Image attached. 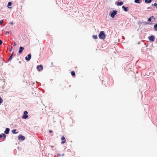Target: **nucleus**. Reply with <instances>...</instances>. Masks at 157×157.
I'll return each instance as SVG.
<instances>
[{
  "mask_svg": "<svg viewBox=\"0 0 157 157\" xmlns=\"http://www.w3.org/2000/svg\"><path fill=\"white\" fill-rule=\"evenodd\" d=\"M24 49V48L22 47H20L19 48V50L18 52L19 54H21L22 53L23 50Z\"/></svg>",
  "mask_w": 157,
  "mask_h": 157,
  "instance_id": "9",
  "label": "nucleus"
},
{
  "mask_svg": "<svg viewBox=\"0 0 157 157\" xmlns=\"http://www.w3.org/2000/svg\"><path fill=\"white\" fill-rule=\"evenodd\" d=\"M152 0H145V2L146 3H149L151 2Z\"/></svg>",
  "mask_w": 157,
  "mask_h": 157,
  "instance_id": "14",
  "label": "nucleus"
},
{
  "mask_svg": "<svg viewBox=\"0 0 157 157\" xmlns=\"http://www.w3.org/2000/svg\"><path fill=\"white\" fill-rule=\"evenodd\" d=\"M140 0H135L134 2H135L136 3H140V2H139Z\"/></svg>",
  "mask_w": 157,
  "mask_h": 157,
  "instance_id": "18",
  "label": "nucleus"
},
{
  "mask_svg": "<svg viewBox=\"0 0 157 157\" xmlns=\"http://www.w3.org/2000/svg\"><path fill=\"white\" fill-rule=\"evenodd\" d=\"M71 74L72 76L75 75V73L74 71H73L71 72Z\"/></svg>",
  "mask_w": 157,
  "mask_h": 157,
  "instance_id": "19",
  "label": "nucleus"
},
{
  "mask_svg": "<svg viewBox=\"0 0 157 157\" xmlns=\"http://www.w3.org/2000/svg\"><path fill=\"white\" fill-rule=\"evenodd\" d=\"M2 40H0V45L2 44Z\"/></svg>",
  "mask_w": 157,
  "mask_h": 157,
  "instance_id": "26",
  "label": "nucleus"
},
{
  "mask_svg": "<svg viewBox=\"0 0 157 157\" xmlns=\"http://www.w3.org/2000/svg\"><path fill=\"white\" fill-rule=\"evenodd\" d=\"M149 39L150 40L152 41H154L155 40V37L154 36L151 35L149 36Z\"/></svg>",
  "mask_w": 157,
  "mask_h": 157,
  "instance_id": "7",
  "label": "nucleus"
},
{
  "mask_svg": "<svg viewBox=\"0 0 157 157\" xmlns=\"http://www.w3.org/2000/svg\"><path fill=\"white\" fill-rule=\"evenodd\" d=\"M153 17H154V16H152L151 17V18H153Z\"/></svg>",
  "mask_w": 157,
  "mask_h": 157,
  "instance_id": "34",
  "label": "nucleus"
},
{
  "mask_svg": "<svg viewBox=\"0 0 157 157\" xmlns=\"http://www.w3.org/2000/svg\"><path fill=\"white\" fill-rule=\"evenodd\" d=\"M18 138L19 140H25V137L21 135H19Z\"/></svg>",
  "mask_w": 157,
  "mask_h": 157,
  "instance_id": "5",
  "label": "nucleus"
},
{
  "mask_svg": "<svg viewBox=\"0 0 157 157\" xmlns=\"http://www.w3.org/2000/svg\"><path fill=\"white\" fill-rule=\"evenodd\" d=\"M151 7H149L148 8H147V9H151Z\"/></svg>",
  "mask_w": 157,
  "mask_h": 157,
  "instance_id": "30",
  "label": "nucleus"
},
{
  "mask_svg": "<svg viewBox=\"0 0 157 157\" xmlns=\"http://www.w3.org/2000/svg\"><path fill=\"white\" fill-rule=\"evenodd\" d=\"M155 26H156L157 27V23L155 25Z\"/></svg>",
  "mask_w": 157,
  "mask_h": 157,
  "instance_id": "32",
  "label": "nucleus"
},
{
  "mask_svg": "<svg viewBox=\"0 0 157 157\" xmlns=\"http://www.w3.org/2000/svg\"><path fill=\"white\" fill-rule=\"evenodd\" d=\"M12 5V3L11 2H9L8 3V7L9 8H10V7H9V6H10Z\"/></svg>",
  "mask_w": 157,
  "mask_h": 157,
  "instance_id": "20",
  "label": "nucleus"
},
{
  "mask_svg": "<svg viewBox=\"0 0 157 157\" xmlns=\"http://www.w3.org/2000/svg\"><path fill=\"white\" fill-rule=\"evenodd\" d=\"M151 17H149L148 18V21H151Z\"/></svg>",
  "mask_w": 157,
  "mask_h": 157,
  "instance_id": "25",
  "label": "nucleus"
},
{
  "mask_svg": "<svg viewBox=\"0 0 157 157\" xmlns=\"http://www.w3.org/2000/svg\"><path fill=\"white\" fill-rule=\"evenodd\" d=\"M12 25H13V22H10V23Z\"/></svg>",
  "mask_w": 157,
  "mask_h": 157,
  "instance_id": "31",
  "label": "nucleus"
},
{
  "mask_svg": "<svg viewBox=\"0 0 157 157\" xmlns=\"http://www.w3.org/2000/svg\"><path fill=\"white\" fill-rule=\"evenodd\" d=\"M52 132V130H50L49 131V132L50 133H51Z\"/></svg>",
  "mask_w": 157,
  "mask_h": 157,
  "instance_id": "28",
  "label": "nucleus"
},
{
  "mask_svg": "<svg viewBox=\"0 0 157 157\" xmlns=\"http://www.w3.org/2000/svg\"><path fill=\"white\" fill-rule=\"evenodd\" d=\"M28 112L26 111H25L24 112V115L22 116V118L23 119H26L28 117V116L27 114Z\"/></svg>",
  "mask_w": 157,
  "mask_h": 157,
  "instance_id": "2",
  "label": "nucleus"
},
{
  "mask_svg": "<svg viewBox=\"0 0 157 157\" xmlns=\"http://www.w3.org/2000/svg\"><path fill=\"white\" fill-rule=\"evenodd\" d=\"M122 8L124 9V10L125 11H128V7H125L124 6H123L122 7Z\"/></svg>",
  "mask_w": 157,
  "mask_h": 157,
  "instance_id": "11",
  "label": "nucleus"
},
{
  "mask_svg": "<svg viewBox=\"0 0 157 157\" xmlns=\"http://www.w3.org/2000/svg\"><path fill=\"white\" fill-rule=\"evenodd\" d=\"M92 36L93 38L94 39H96L98 38V37L97 35H93Z\"/></svg>",
  "mask_w": 157,
  "mask_h": 157,
  "instance_id": "17",
  "label": "nucleus"
},
{
  "mask_svg": "<svg viewBox=\"0 0 157 157\" xmlns=\"http://www.w3.org/2000/svg\"><path fill=\"white\" fill-rule=\"evenodd\" d=\"M13 52L11 54V55L10 56V57H9V59H8V60H10L12 59V56H13Z\"/></svg>",
  "mask_w": 157,
  "mask_h": 157,
  "instance_id": "13",
  "label": "nucleus"
},
{
  "mask_svg": "<svg viewBox=\"0 0 157 157\" xmlns=\"http://www.w3.org/2000/svg\"><path fill=\"white\" fill-rule=\"evenodd\" d=\"M16 129H13L12 130V132L13 134H16L18 133V132H16Z\"/></svg>",
  "mask_w": 157,
  "mask_h": 157,
  "instance_id": "15",
  "label": "nucleus"
},
{
  "mask_svg": "<svg viewBox=\"0 0 157 157\" xmlns=\"http://www.w3.org/2000/svg\"><path fill=\"white\" fill-rule=\"evenodd\" d=\"M3 22V20H1L0 21V25H2Z\"/></svg>",
  "mask_w": 157,
  "mask_h": 157,
  "instance_id": "23",
  "label": "nucleus"
},
{
  "mask_svg": "<svg viewBox=\"0 0 157 157\" xmlns=\"http://www.w3.org/2000/svg\"><path fill=\"white\" fill-rule=\"evenodd\" d=\"M154 29L155 31H157V27L156 26H155L154 25Z\"/></svg>",
  "mask_w": 157,
  "mask_h": 157,
  "instance_id": "21",
  "label": "nucleus"
},
{
  "mask_svg": "<svg viewBox=\"0 0 157 157\" xmlns=\"http://www.w3.org/2000/svg\"><path fill=\"white\" fill-rule=\"evenodd\" d=\"M152 5H153L155 6H157V4L156 3H154L153 4H152Z\"/></svg>",
  "mask_w": 157,
  "mask_h": 157,
  "instance_id": "24",
  "label": "nucleus"
},
{
  "mask_svg": "<svg viewBox=\"0 0 157 157\" xmlns=\"http://www.w3.org/2000/svg\"><path fill=\"white\" fill-rule=\"evenodd\" d=\"M156 8H157V7Z\"/></svg>",
  "mask_w": 157,
  "mask_h": 157,
  "instance_id": "35",
  "label": "nucleus"
},
{
  "mask_svg": "<svg viewBox=\"0 0 157 157\" xmlns=\"http://www.w3.org/2000/svg\"><path fill=\"white\" fill-rule=\"evenodd\" d=\"M6 137V135L4 134H2L0 135V139L2 141L4 140Z\"/></svg>",
  "mask_w": 157,
  "mask_h": 157,
  "instance_id": "4",
  "label": "nucleus"
},
{
  "mask_svg": "<svg viewBox=\"0 0 157 157\" xmlns=\"http://www.w3.org/2000/svg\"><path fill=\"white\" fill-rule=\"evenodd\" d=\"M31 58V55L30 54H29L26 57L25 59L26 60L29 61Z\"/></svg>",
  "mask_w": 157,
  "mask_h": 157,
  "instance_id": "6",
  "label": "nucleus"
},
{
  "mask_svg": "<svg viewBox=\"0 0 157 157\" xmlns=\"http://www.w3.org/2000/svg\"><path fill=\"white\" fill-rule=\"evenodd\" d=\"M40 67L41 69H43V66L42 65H38L36 67V69H39Z\"/></svg>",
  "mask_w": 157,
  "mask_h": 157,
  "instance_id": "16",
  "label": "nucleus"
},
{
  "mask_svg": "<svg viewBox=\"0 0 157 157\" xmlns=\"http://www.w3.org/2000/svg\"><path fill=\"white\" fill-rule=\"evenodd\" d=\"M16 45V44L15 42H14L13 44V46H15Z\"/></svg>",
  "mask_w": 157,
  "mask_h": 157,
  "instance_id": "27",
  "label": "nucleus"
},
{
  "mask_svg": "<svg viewBox=\"0 0 157 157\" xmlns=\"http://www.w3.org/2000/svg\"><path fill=\"white\" fill-rule=\"evenodd\" d=\"M98 36L100 39L102 40H104L106 36L104 32L102 31L100 32Z\"/></svg>",
  "mask_w": 157,
  "mask_h": 157,
  "instance_id": "1",
  "label": "nucleus"
},
{
  "mask_svg": "<svg viewBox=\"0 0 157 157\" xmlns=\"http://www.w3.org/2000/svg\"><path fill=\"white\" fill-rule=\"evenodd\" d=\"M61 140L62 141V142H61L62 144H63L65 143L66 142V140L65 138L63 136L61 138Z\"/></svg>",
  "mask_w": 157,
  "mask_h": 157,
  "instance_id": "8",
  "label": "nucleus"
},
{
  "mask_svg": "<svg viewBox=\"0 0 157 157\" xmlns=\"http://www.w3.org/2000/svg\"><path fill=\"white\" fill-rule=\"evenodd\" d=\"M117 11L116 10H113L112 12L111 13L110 16L111 17L113 18L115 16V15L117 14Z\"/></svg>",
  "mask_w": 157,
  "mask_h": 157,
  "instance_id": "3",
  "label": "nucleus"
},
{
  "mask_svg": "<svg viewBox=\"0 0 157 157\" xmlns=\"http://www.w3.org/2000/svg\"><path fill=\"white\" fill-rule=\"evenodd\" d=\"M123 2H122L121 1L120 2H118L117 3V6H121L123 5Z\"/></svg>",
  "mask_w": 157,
  "mask_h": 157,
  "instance_id": "12",
  "label": "nucleus"
},
{
  "mask_svg": "<svg viewBox=\"0 0 157 157\" xmlns=\"http://www.w3.org/2000/svg\"><path fill=\"white\" fill-rule=\"evenodd\" d=\"M57 156H61V155H60V154H58V155H57Z\"/></svg>",
  "mask_w": 157,
  "mask_h": 157,
  "instance_id": "29",
  "label": "nucleus"
},
{
  "mask_svg": "<svg viewBox=\"0 0 157 157\" xmlns=\"http://www.w3.org/2000/svg\"><path fill=\"white\" fill-rule=\"evenodd\" d=\"M3 102V100L1 97H0V104H1Z\"/></svg>",
  "mask_w": 157,
  "mask_h": 157,
  "instance_id": "22",
  "label": "nucleus"
},
{
  "mask_svg": "<svg viewBox=\"0 0 157 157\" xmlns=\"http://www.w3.org/2000/svg\"><path fill=\"white\" fill-rule=\"evenodd\" d=\"M10 131V129L8 128H6V130L4 131L5 133L8 134L9 133Z\"/></svg>",
  "mask_w": 157,
  "mask_h": 157,
  "instance_id": "10",
  "label": "nucleus"
},
{
  "mask_svg": "<svg viewBox=\"0 0 157 157\" xmlns=\"http://www.w3.org/2000/svg\"><path fill=\"white\" fill-rule=\"evenodd\" d=\"M41 69H38V71H41Z\"/></svg>",
  "mask_w": 157,
  "mask_h": 157,
  "instance_id": "33",
  "label": "nucleus"
}]
</instances>
